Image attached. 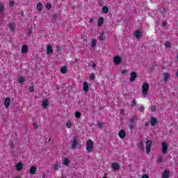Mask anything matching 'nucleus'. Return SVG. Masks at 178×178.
Returning <instances> with one entry per match:
<instances>
[{
	"label": "nucleus",
	"mask_w": 178,
	"mask_h": 178,
	"mask_svg": "<svg viewBox=\"0 0 178 178\" xmlns=\"http://www.w3.org/2000/svg\"><path fill=\"white\" fill-rule=\"evenodd\" d=\"M10 105V98L6 97L4 100L5 108H9Z\"/></svg>",
	"instance_id": "nucleus-10"
},
{
	"label": "nucleus",
	"mask_w": 178,
	"mask_h": 178,
	"mask_svg": "<svg viewBox=\"0 0 178 178\" xmlns=\"http://www.w3.org/2000/svg\"><path fill=\"white\" fill-rule=\"evenodd\" d=\"M151 111L152 112H155V111H156V106H155V105L152 106Z\"/></svg>",
	"instance_id": "nucleus-43"
},
{
	"label": "nucleus",
	"mask_w": 178,
	"mask_h": 178,
	"mask_svg": "<svg viewBox=\"0 0 178 178\" xmlns=\"http://www.w3.org/2000/svg\"><path fill=\"white\" fill-rule=\"evenodd\" d=\"M97 46V40L96 39H93L92 40V42H91V47H92V48H94L95 47H96Z\"/></svg>",
	"instance_id": "nucleus-29"
},
{
	"label": "nucleus",
	"mask_w": 178,
	"mask_h": 178,
	"mask_svg": "<svg viewBox=\"0 0 178 178\" xmlns=\"http://www.w3.org/2000/svg\"><path fill=\"white\" fill-rule=\"evenodd\" d=\"M42 3H38L37 4V9L39 10V12H41V10H42Z\"/></svg>",
	"instance_id": "nucleus-25"
},
{
	"label": "nucleus",
	"mask_w": 178,
	"mask_h": 178,
	"mask_svg": "<svg viewBox=\"0 0 178 178\" xmlns=\"http://www.w3.org/2000/svg\"><path fill=\"white\" fill-rule=\"evenodd\" d=\"M83 88L85 92H88L90 87H88V83L87 81L83 82Z\"/></svg>",
	"instance_id": "nucleus-13"
},
{
	"label": "nucleus",
	"mask_w": 178,
	"mask_h": 178,
	"mask_svg": "<svg viewBox=\"0 0 178 178\" xmlns=\"http://www.w3.org/2000/svg\"><path fill=\"white\" fill-rule=\"evenodd\" d=\"M34 91V86H31L29 87V92H33Z\"/></svg>",
	"instance_id": "nucleus-46"
},
{
	"label": "nucleus",
	"mask_w": 178,
	"mask_h": 178,
	"mask_svg": "<svg viewBox=\"0 0 178 178\" xmlns=\"http://www.w3.org/2000/svg\"><path fill=\"white\" fill-rule=\"evenodd\" d=\"M77 138H78L77 136L73 137V140L72 141V145H71V148L72 149H76V147H77V145L79 144Z\"/></svg>",
	"instance_id": "nucleus-3"
},
{
	"label": "nucleus",
	"mask_w": 178,
	"mask_h": 178,
	"mask_svg": "<svg viewBox=\"0 0 178 178\" xmlns=\"http://www.w3.org/2000/svg\"><path fill=\"white\" fill-rule=\"evenodd\" d=\"M161 152L165 155L168 152V143L163 142L161 145Z\"/></svg>",
	"instance_id": "nucleus-5"
},
{
	"label": "nucleus",
	"mask_w": 178,
	"mask_h": 178,
	"mask_svg": "<svg viewBox=\"0 0 178 178\" xmlns=\"http://www.w3.org/2000/svg\"><path fill=\"white\" fill-rule=\"evenodd\" d=\"M122 74H127V73H129V70H123L121 72Z\"/></svg>",
	"instance_id": "nucleus-42"
},
{
	"label": "nucleus",
	"mask_w": 178,
	"mask_h": 178,
	"mask_svg": "<svg viewBox=\"0 0 178 178\" xmlns=\"http://www.w3.org/2000/svg\"><path fill=\"white\" fill-rule=\"evenodd\" d=\"M162 162H163V156L160 155L157 160V163H162Z\"/></svg>",
	"instance_id": "nucleus-28"
},
{
	"label": "nucleus",
	"mask_w": 178,
	"mask_h": 178,
	"mask_svg": "<svg viewBox=\"0 0 178 178\" xmlns=\"http://www.w3.org/2000/svg\"><path fill=\"white\" fill-rule=\"evenodd\" d=\"M52 8V5H51V3H47L46 4V8L47 9V10H50V9Z\"/></svg>",
	"instance_id": "nucleus-38"
},
{
	"label": "nucleus",
	"mask_w": 178,
	"mask_h": 178,
	"mask_svg": "<svg viewBox=\"0 0 178 178\" xmlns=\"http://www.w3.org/2000/svg\"><path fill=\"white\" fill-rule=\"evenodd\" d=\"M97 126H98V127H99V129H101V127H102V126H104V124L102 122L98 121Z\"/></svg>",
	"instance_id": "nucleus-44"
},
{
	"label": "nucleus",
	"mask_w": 178,
	"mask_h": 178,
	"mask_svg": "<svg viewBox=\"0 0 178 178\" xmlns=\"http://www.w3.org/2000/svg\"><path fill=\"white\" fill-rule=\"evenodd\" d=\"M21 16H24V12L23 11L21 12Z\"/></svg>",
	"instance_id": "nucleus-57"
},
{
	"label": "nucleus",
	"mask_w": 178,
	"mask_h": 178,
	"mask_svg": "<svg viewBox=\"0 0 178 178\" xmlns=\"http://www.w3.org/2000/svg\"><path fill=\"white\" fill-rule=\"evenodd\" d=\"M164 45H165V48H171L172 47V44L169 41L165 42Z\"/></svg>",
	"instance_id": "nucleus-30"
},
{
	"label": "nucleus",
	"mask_w": 178,
	"mask_h": 178,
	"mask_svg": "<svg viewBox=\"0 0 178 178\" xmlns=\"http://www.w3.org/2000/svg\"><path fill=\"white\" fill-rule=\"evenodd\" d=\"M102 23H104V18L101 17L97 19V26L101 27V26H102Z\"/></svg>",
	"instance_id": "nucleus-21"
},
{
	"label": "nucleus",
	"mask_w": 178,
	"mask_h": 178,
	"mask_svg": "<svg viewBox=\"0 0 178 178\" xmlns=\"http://www.w3.org/2000/svg\"><path fill=\"white\" fill-rule=\"evenodd\" d=\"M115 65H119L122 63V58L119 56H115L113 58Z\"/></svg>",
	"instance_id": "nucleus-7"
},
{
	"label": "nucleus",
	"mask_w": 178,
	"mask_h": 178,
	"mask_svg": "<svg viewBox=\"0 0 178 178\" xmlns=\"http://www.w3.org/2000/svg\"><path fill=\"white\" fill-rule=\"evenodd\" d=\"M136 79H137V72H131V77L129 79V81L131 83H134V81H136Z\"/></svg>",
	"instance_id": "nucleus-6"
},
{
	"label": "nucleus",
	"mask_w": 178,
	"mask_h": 178,
	"mask_svg": "<svg viewBox=\"0 0 178 178\" xmlns=\"http://www.w3.org/2000/svg\"><path fill=\"white\" fill-rule=\"evenodd\" d=\"M141 178H149L148 175H144Z\"/></svg>",
	"instance_id": "nucleus-54"
},
{
	"label": "nucleus",
	"mask_w": 178,
	"mask_h": 178,
	"mask_svg": "<svg viewBox=\"0 0 178 178\" xmlns=\"http://www.w3.org/2000/svg\"><path fill=\"white\" fill-rule=\"evenodd\" d=\"M63 163L65 166H69V165L70 164V161L69 160V159L66 158L63 160Z\"/></svg>",
	"instance_id": "nucleus-24"
},
{
	"label": "nucleus",
	"mask_w": 178,
	"mask_h": 178,
	"mask_svg": "<svg viewBox=\"0 0 178 178\" xmlns=\"http://www.w3.org/2000/svg\"><path fill=\"white\" fill-rule=\"evenodd\" d=\"M145 126L146 127H147V126H149V122H147L145 123Z\"/></svg>",
	"instance_id": "nucleus-53"
},
{
	"label": "nucleus",
	"mask_w": 178,
	"mask_h": 178,
	"mask_svg": "<svg viewBox=\"0 0 178 178\" xmlns=\"http://www.w3.org/2000/svg\"><path fill=\"white\" fill-rule=\"evenodd\" d=\"M86 151L88 154H91L94 151V142L89 139L86 142Z\"/></svg>",
	"instance_id": "nucleus-1"
},
{
	"label": "nucleus",
	"mask_w": 178,
	"mask_h": 178,
	"mask_svg": "<svg viewBox=\"0 0 178 178\" xmlns=\"http://www.w3.org/2000/svg\"><path fill=\"white\" fill-rule=\"evenodd\" d=\"M102 11L103 13H108V12H109V8H108L106 6H104L102 8Z\"/></svg>",
	"instance_id": "nucleus-26"
},
{
	"label": "nucleus",
	"mask_w": 178,
	"mask_h": 178,
	"mask_svg": "<svg viewBox=\"0 0 178 178\" xmlns=\"http://www.w3.org/2000/svg\"><path fill=\"white\" fill-rule=\"evenodd\" d=\"M29 34H30V30L28 31Z\"/></svg>",
	"instance_id": "nucleus-58"
},
{
	"label": "nucleus",
	"mask_w": 178,
	"mask_h": 178,
	"mask_svg": "<svg viewBox=\"0 0 178 178\" xmlns=\"http://www.w3.org/2000/svg\"><path fill=\"white\" fill-rule=\"evenodd\" d=\"M26 81V79H24V77L21 76L19 78V83L20 84H23V83H24Z\"/></svg>",
	"instance_id": "nucleus-31"
},
{
	"label": "nucleus",
	"mask_w": 178,
	"mask_h": 178,
	"mask_svg": "<svg viewBox=\"0 0 178 178\" xmlns=\"http://www.w3.org/2000/svg\"><path fill=\"white\" fill-rule=\"evenodd\" d=\"M53 168L54 170H58L59 169V164L58 163L53 164Z\"/></svg>",
	"instance_id": "nucleus-32"
},
{
	"label": "nucleus",
	"mask_w": 178,
	"mask_h": 178,
	"mask_svg": "<svg viewBox=\"0 0 178 178\" xmlns=\"http://www.w3.org/2000/svg\"><path fill=\"white\" fill-rule=\"evenodd\" d=\"M112 168L113 170H119V169H120V165L118 163H113L112 164Z\"/></svg>",
	"instance_id": "nucleus-18"
},
{
	"label": "nucleus",
	"mask_w": 178,
	"mask_h": 178,
	"mask_svg": "<svg viewBox=\"0 0 178 178\" xmlns=\"http://www.w3.org/2000/svg\"><path fill=\"white\" fill-rule=\"evenodd\" d=\"M46 54L47 55H51V54H54V49H52L51 45L47 46Z\"/></svg>",
	"instance_id": "nucleus-8"
},
{
	"label": "nucleus",
	"mask_w": 178,
	"mask_h": 178,
	"mask_svg": "<svg viewBox=\"0 0 178 178\" xmlns=\"http://www.w3.org/2000/svg\"><path fill=\"white\" fill-rule=\"evenodd\" d=\"M56 19H58V15H56V14H54L52 15V22L54 23V22H56Z\"/></svg>",
	"instance_id": "nucleus-34"
},
{
	"label": "nucleus",
	"mask_w": 178,
	"mask_h": 178,
	"mask_svg": "<svg viewBox=\"0 0 178 178\" xmlns=\"http://www.w3.org/2000/svg\"><path fill=\"white\" fill-rule=\"evenodd\" d=\"M162 24L165 27V26H166V24H168V22L164 21Z\"/></svg>",
	"instance_id": "nucleus-52"
},
{
	"label": "nucleus",
	"mask_w": 178,
	"mask_h": 178,
	"mask_svg": "<svg viewBox=\"0 0 178 178\" xmlns=\"http://www.w3.org/2000/svg\"><path fill=\"white\" fill-rule=\"evenodd\" d=\"M92 69H95V67H97V65L95 63H92Z\"/></svg>",
	"instance_id": "nucleus-50"
},
{
	"label": "nucleus",
	"mask_w": 178,
	"mask_h": 178,
	"mask_svg": "<svg viewBox=\"0 0 178 178\" xmlns=\"http://www.w3.org/2000/svg\"><path fill=\"white\" fill-rule=\"evenodd\" d=\"M138 148L139 151H144V149H145V147L143 145V141H140L138 144Z\"/></svg>",
	"instance_id": "nucleus-20"
},
{
	"label": "nucleus",
	"mask_w": 178,
	"mask_h": 178,
	"mask_svg": "<svg viewBox=\"0 0 178 178\" xmlns=\"http://www.w3.org/2000/svg\"><path fill=\"white\" fill-rule=\"evenodd\" d=\"M9 6H10V8H13L15 6V1H10Z\"/></svg>",
	"instance_id": "nucleus-37"
},
{
	"label": "nucleus",
	"mask_w": 178,
	"mask_h": 178,
	"mask_svg": "<svg viewBox=\"0 0 178 178\" xmlns=\"http://www.w3.org/2000/svg\"><path fill=\"white\" fill-rule=\"evenodd\" d=\"M49 105V102L48 101V99H43L42 106L44 108L47 109L48 108V106Z\"/></svg>",
	"instance_id": "nucleus-11"
},
{
	"label": "nucleus",
	"mask_w": 178,
	"mask_h": 178,
	"mask_svg": "<svg viewBox=\"0 0 178 178\" xmlns=\"http://www.w3.org/2000/svg\"><path fill=\"white\" fill-rule=\"evenodd\" d=\"M170 175V171H169L168 170H164L163 173V178H169V175Z\"/></svg>",
	"instance_id": "nucleus-17"
},
{
	"label": "nucleus",
	"mask_w": 178,
	"mask_h": 178,
	"mask_svg": "<svg viewBox=\"0 0 178 178\" xmlns=\"http://www.w3.org/2000/svg\"><path fill=\"white\" fill-rule=\"evenodd\" d=\"M0 24H2V22L0 21Z\"/></svg>",
	"instance_id": "nucleus-60"
},
{
	"label": "nucleus",
	"mask_w": 178,
	"mask_h": 178,
	"mask_svg": "<svg viewBox=\"0 0 178 178\" xmlns=\"http://www.w3.org/2000/svg\"><path fill=\"white\" fill-rule=\"evenodd\" d=\"M35 172H37V167L35 165L31 166L29 170L30 175H35Z\"/></svg>",
	"instance_id": "nucleus-14"
},
{
	"label": "nucleus",
	"mask_w": 178,
	"mask_h": 178,
	"mask_svg": "<svg viewBox=\"0 0 178 178\" xmlns=\"http://www.w3.org/2000/svg\"><path fill=\"white\" fill-rule=\"evenodd\" d=\"M33 127L34 129H38V124H37V123H33Z\"/></svg>",
	"instance_id": "nucleus-49"
},
{
	"label": "nucleus",
	"mask_w": 178,
	"mask_h": 178,
	"mask_svg": "<svg viewBox=\"0 0 178 178\" xmlns=\"http://www.w3.org/2000/svg\"><path fill=\"white\" fill-rule=\"evenodd\" d=\"M16 169L18 172H20V170H23V163H18L17 165H16Z\"/></svg>",
	"instance_id": "nucleus-16"
},
{
	"label": "nucleus",
	"mask_w": 178,
	"mask_h": 178,
	"mask_svg": "<svg viewBox=\"0 0 178 178\" xmlns=\"http://www.w3.org/2000/svg\"><path fill=\"white\" fill-rule=\"evenodd\" d=\"M156 123H158V120L154 117H152L150 119V124L152 127H154V126H155Z\"/></svg>",
	"instance_id": "nucleus-9"
},
{
	"label": "nucleus",
	"mask_w": 178,
	"mask_h": 178,
	"mask_svg": "<svg viewBox=\"0 0 178 178\" xmlns=\"http://www.w3.org/2000/svg\"><path fill=\"white\" fill-rule=\"evenodd\" d=\"M151 147H152V141L147 140L146 141V152H147V154H149V152H151Z\"/></svg>",
	"instance_id": "nucleus-4"
},
{
	"label": "nucleus",
	"mask_w": 178,
	"mask_h": 178,
	"mask_svg": "<svg viewBox=\"0 0 178 178\" xmlns=\"http://www.w3.org/2000/svg\"><path fill=\"white\" fill-rule=\"evenodd\" d=\"M102 178H108V177H103Z\"/></svg>",
	"instance_id": "nucleus-61"
},
{
	"label": "nucleus",
	"mask_w": 178,
	"mask_h": 178,
	"mask_svg": "<svg viewBox=\"0 0 178 178\" xmlns=\"http://www.w3.org/2000/svg\"><path fill=\"white\" fill-rule=\"evenodd\" d=\"M60 72H61L62 74H66V73H67V67H62L60 69Z\"/></svg>",
	"instance_id": "nucleus-23"
},
{
	"label": "nucleus",
	"mask_w": 178,
	"mask_h": 178,
	"mask_svg": "<svg viewBox=\"0 0 178 178\" xmlns=\"http://www.w3.org/2000/svg\"><path fill=\"white\" fill-rule=\"evenodd\" d=\"M145 109V108H144V106H140V107L139 108V111L140 112H144Z\"/></svg>",
	"instance_id": "nucleus-47"
},
{
	"label": "nucleus",
	"mask_w": 178,
	"mask_h": 178,
	"mask_svg": "<svg viewBox=\"0 0 178 178\" xmlns=\"http://www.w3.org/2000/svg\"><path fill=\"white\" fill-rule=\"evenodd\" d=\"M148 90H149V84L148 83H143L142 86V95H143L144 98H147Z\"/></svg>",
	"instance_id": "nucleus-2"
},
{
	"label": "nucleus",
	"mask_w": 178,
	"mask_h": 178,
	"mask_svg": "<svg viewBox=\"0 0 178 178\" xmlns=\"http://www.w3.org/2000/svg\"><path fill=\"white\" fill-rule=\"evenodd\" d=\"M66 127H67V129H70V127H72V122H70V121L67 122L66 123Z\"/></svg>",
	"instance_id": "nucleus-40"
},
{
	"label": "nucleus",
	"mask_w": 178,
	"mask_h": 178,
	"mask_svg": "<svg viewBox=\"0 0 178 178\" xmlns=\"http://www.w3.org/2000/svg\"><path fill=\"white\" fill-rule=\"evenodd\" d=\"M89 77L90 80H95V75L94 74H90Z\"/></svg>",
	"instance_id": "nucleus-39"
},
{
	"label": "nucleus",
	"mask_w": 178,
	"mask_h": 178,
	"mask_svg": "<svg viewBox=\"0 0 178 178\" xmlns=\"http://www.w3.org/2000/svg\"><path fill=\"white\" fill-rule=\"evenodd\" d=\"M28 51H29V46H27V44L22 45V47L21 49L22 54H27Z\"/></svg>",
	"instance_id": "nucleus-12"
},
{
	"label": "nucleus",
	"mask_w": 178,
	"mask_h": 178,
	"mask_svg": "<svg viewBox=\"0 0 178 178\" xmlns=\"http://www.w3.org/2000/svg\"><path fill=\"white\" fill-rule=\"evenodd\" d=\"M163 77L164 81H168V80H169V74L165 73Z\"/></svg>",
	"instance_id": "nucleus-35"
},
{
	"label": "nucleus",
	"mask_w": 178,
	"mask_h": 178,
	"mask_svg": "<svg viewBox=\"0 0 178 178\" xmlns=\"http://www.w3.org/2000/svg\"><path fill=\"white\" fill-rule=\"evenodd\" d=\"M62 51V47L60 46H57V52H60Z\"/></svg>",
	"instance_id": "nucleus-48"
},
{
	"label": "nucleus",
	"mask_w": 178,
	"mask_h": 178,
	"mask_svg": "<svg viewBox=\"0 0 178 178\" xmlns=\"http://www.w3.org/2000/svg\"><path fill=\"white\" fill-rule=\"evenodd\" d=\"M131 105H133V106H136L137 105V101H136L135 99L131 101Z\"/></svg>",
	"instance_id": "nucleus-41"
},
{
	"label": "nucleus",
	"mask_w": 178,
	"mask_h": 178,
	"mask_svg": "<svg viewBox=\"0 0 178 178\" xmlns=\"http://www.w3.org/2000/svg\"><path fill=\"white\" fill-rule=\"evenodd\" d=\"M49 141H51V138H49Z\"/></svg>",
	"instance_id": "nucleus-59"
},
{
	"label": "nucleus",
	"mask_w": 178,
	"mask_h": 178,
	"mask_svg": "<svg viewBox=\"0 0 178 178\" xmlns=\"http://www.w3.org/2000/svg\"><path fill=\"white\" fill-rule=\"evenodd\" d=\"M135 37H136V38H140V37H141V31H136L135 32Z\"/></svg>",
	"instance_id": "nucleus-27"
},
{
	"label": "nucleus",
	"mask_w": 178,
	"mask_h": 178,
	"mask_svg": "<svg viewBox=\"0 0 178 178\" xmlns=\"http://www.w3.org/2000/svg\"><path fill=\"white\" fill-rule=\"evenodd\" d=\"M3 10H5V8H3L2 4H0V13L1 12H3Z\"/></svg>",
	"instance_id": "nucleus-45"
},
{
	"label": "nucleus",
	"mask_w": 178,
	"mask_h": 178,
	"mask_svg": "<svg viewBox=\"0 0 178 178\" xmlns=\"http://www.w3.org/2000/svg\"><path fill=\"white\" fill-rule=\"evenodd\" d=\"M92 22H94V19L92 18H91L90 20H89V23H92Z\"/></svg>",
	"instance_id": "nucleus-56"
},
{
	"label": "nucleus",
	"mask_w": 178,
	"mask_h": 178,
	"mask_svg": "<svg viewBox=\"0 0 178 178\" xmlns=\"http://www.w3.org/2000/svg\"><path fill=\"white\" fill-rule=\"evenodd\" d=\"M129 127H130V130H133L134 129V125L131 124V125H129Z\"/></svg>",
	"instance_id": "nucleus-51"
},
{
	"label": "nucleus",
	"mask_w": 178,
	"mask_h": 178,
	"mask_svg": "<svg viewBox=\"0 0 178 178\" xmlns=\"http://www.w3.org/2000/svg\"><path fill=\"white\" fill-rule=\"evenodd\" d=\"M136 120V118H131V122H132V123H134V122Z\"/></svg>",
	"instance_id": "nucleus-55"
},
{
	"label": "nucleus",
	"mask_w": 178,
	"mask_h": 178,
	"mask_svg": "<svg viewBox=\"0 0 178 178\" xmlns=\"http://www.w3.org/2000/svg\"><path fill=\"white\" fill-rule=\"evenodd\" d=\"M118 136L120 138H124V137H126V131L124 129L120 130L118 133Z\"/></svg>",
	"instance_id": "nucleus-15"
},
{
	"label": "nucleus",
	"mask_w": 178,
	"mask_h": 178,
	"mask_svg": "<svg viewBox=\"0 0 178 178\" xmlns=\"http://www.w3.org/2000/svg\"><path fill=\"white\" fill-rule=\"evenodd\" d=\"M160 13H161L163 17H165V15H166V8L163 6H161L160 8Z\"/></svg>",
	"instance_id": "nucleus-19"
},
{
	"label": "nucleus",
	"mask_w": 178,
	"mask_h": 178,
	"mask_svg": "<svg viewBox=\"0 0 178 178\" xmlns=\"http://www.w3.org/2000/svg\"><path fill=\"white\" fill-rule=\"evenodd\" d=\"M81 116V113L79 111L75 112V118L76 119H79V118Z\"/></svg>",
	"instance_id": "nucleus-33"
},
{
	"label": "nucleus",
	"mask_w": 178,
	"mask_h": 178,
	"mask_svg": "<svg viewBox=\"0 0 178 178\" xmlns=\"http://www.w3.org/2000/svg\"><path fill=\"white\" fill-rule=\"evenodd\" d=\"M8 29H10V30H12V31H15V29H16L15 23H10L8 24Z\"/></svg>",
	"instance_id": "nucleus-22"
},
{
	"label": "nucleus",
	"mask_w": 178,
	"mask_h": 178,
	"mask_svg": "<svg viewBox=\"0 0 178 178\" xmlns=\"http://www.w3.org/2000/svg\"><path fill=\"white\" fill-rule=\"evenodd\" d=\"M104 31H102L100 34V35L99 36V40H100V41H104Z\"/></svg>",
	"instance_id": "nucleus-36"
}]
</instances>
